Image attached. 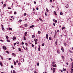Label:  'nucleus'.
Segmentation results:
<instances>
[{
    "label": "nucleus",
    "instance_id": "f257e3e1",
    "mask_svg": "<svg viewBox=\"0 0 73 73\" xmlns=\"http://www.w3.org/2000/svg\"><path fill=\"white\" fill-rule=\"evenodd\" d=\"M54 35V38H55L56 35H57V31L55 30V31Z\"/></svg>",
    "mask_w": 73,
    "mask_h": 73
},
{
    "label": "nucleus",
    "instance_id": "f03ea898",
    "mask_svg": "<svg viewBox=\"0 0 73 73\" xmlns=\"http://www.w3.org/2000/svg\"><path fill=\"white\" fill-rule=\"evenodd\" d=\"M3 49H5V50H6L7 49V47H5V46H3Z\"/></svg>",
    "mask_w": 73,
    "mask_h": 73
},
{
    "label": "nucleus",
    "instance_id": "7ed1b4c3",
    "mask_svg": "<svg viewBox=\"0 0 73 73\" xmlns=\"http://www.w3.org/2000/svg\"><path fill=\"white\" fill-rule=\"evenodd\" d=\"M21 61L22 62H24V59L23 58H22L21 59Z\"/></svg>",
    "mask_w": 73,
    "mask_h": 73
},
{
    "label": "nucleus",
    "instance_id": "20e7f679",
    "mask_svg": "<svg viewBox=\"0 0 73 73\" xmlns=\"http://www.w3.org/2000/svg\"><path fill=\"white\" fill-rule=\"evenodd\" d=\"M61 49L62 52H64V48L62 47L61 48Z\"/></svg>",
    "mask_w": 73,
    "mask_h": 73
},
{
    "label": "nucleus",
    "instance_id": "39448f33",
    "mask_svg": "<svg viewBox=\"0 0 73 73\" xmlns=\"http://www.w3.org/2000/svg\"><path fill=\"white\" fill-rule=\"evenodd\" d=\"M34 27H35V26L32 25L30 27V28H33Z\"/></svg>",
    "mask_w": 73,
    "mask_h": 73
},
{
    "label": "nucleus",
    "instance_id": "423d86ee",
    "mask_svg": "<svg viewBox=\"0 0 73 73\" xmlns=\"http://www.w3.org/2000/svg\"><path fill=\"white\" fill-rule=\"evenodd\" d=\"M48 34L47 33L46 34V38H47V39L48 40Z\"/></svg>",
    "mask_w": 73,
    "mask_h": 73
},
{
    "label": "nucleus",
    "instance_id": "0eeeda50",
    "mask_svg": "<svg viewBox=\"0 0 73 73\" xmlns=\"http://www.w3.org/2000/svg\"><path fill=\"white\" fill-rule=\"evenodd\" d=\"M53 72V73H54L55 72V68H54L52 69Z\"/></svg>",
    "mask_w": 73,
    "mask_h": 73
},
{
    "label": "nucleus",
    "instance_id": "6e6552de",
    "mask_svg": "<svg viewBox=\"0 0 73 73\" xmlns=\"http://www.w3.org/2000/svg\"><path fill=\"white\" fill-rule=\"evenodd\" d=\"M27 32H25V33H24V35H25V36L26 37V36H27Z\"/></svg>",
    "mask_w": 73,
    "mask_h": 73
},
{
    "label": "nucleus",
    "instance_id": "1a4fd4ad",
    "mask_svg": "<svg viewBox=\"0 0 73 73\" xmlns=\"http://www.w3.org/2000/svg\"><path fill=\"white\" fill-rule=\"evenodd\" d=\"M13 40H16V38L15 37H13Z\"/></svg>",
    "mask_w": 73,
    "mask_h": 73
},
{
    "label": "nucleus",
    "instance_id": "9d476101",
    "mask_svg": "<svg viewBox=\"0 0 73 73\" xmlns=\"http://www.w3.org/2000/svg\"><path fill=\"white\" fill-rule=\"evenodd\" d=\"M23 38H24V40H26V37H25V36H23Z\"/></svg>",
    "mask_w": 73,
    "mask_h": 73
},
{
    "label": "nucleus",
    "instance_id": "9b49d317",
    "mask_svg": "<svg viewBox=\"0 0 73 73\" xmlns=\"http://www.w3.org/2000/svg\"><path fill=\"white\" fill-rule=\"evenodd\" d=\"M46 10L47 12H49V10H48V9L47 8H46Z\"/></svg>",
    "mask_w": 73,
    "mask_h": 73
},
{
    "label": "nucleus",
    "instance_id": "f8f14e48",
    "mask_svg": "<svg viewBox=\"0 0 73 73\" xmlns=\"http://www.w3.org/2000/svg\"><path fill=\"white\" fill-rule=\"evenodd\" d=\"M38 40H37V39H34V41H35V42H37V41H38Z\"/></svg>",
    "mask_w": 73,
    "mask_h": 73
},
{
    "label": "nucleus",
    "instance_id": "ddd939ff",
    "mask_svg": "<svg viewBox=\"0 0 73 73\" xmlns=\"http://www.w3.org/2000/svg\"><path fill=\"white\" fill-rule=\"evenodd\" d=\"M54 13L55 15H57V13H56V11H54Z\"/></svg>",
    "mask_w": 73,
    "mask_h": 73
},
{
    "label": "nucleus",
    "instance_id": "4468645a",
    "mask_svg": "<svg viewBox=\"0 0 73 73\" xmlns=\"http://www.w3.org/2000/svg\"><path fill=\"white\" fill-rule=\"evenodd\" d=\"M0 64L1 66H3V63H2V62H0Z\"/></svg>",
    "mask_w": 73,
    "mask_h": 73
},
{
    "label": "nucleus",
    "instance_id": "2eb2a0df",
    "mask_svg": "<svg viewBox=\"0 0 73 73\" xmlns=\"http://www.w3.org/2000/svg\"><path fill=\"white\" fill-rule=\"evenodd\" d=\"M39 19L40 20V21H42H42H42V19H41V18H39Z\"/></svg>",
    "mask_w": 73,
    "mask_h": 73
},
{
    "label": "nucleus",
    "instance_id": "dca6fc26",
    "mask_svg": "<svg viewBox=\"0 0 73 73\" xmlns=\"http://www.w3.org/2000/svg\"><path fill=\"white\" fill-rule=\"evenodd\" d=\"M66 7L67 8H68V7H69V5H68V4H67L66 5Z\"/></svg>",
    "mask_w": 73,
    "mask_h": 73
},
{
    "label": "nucleus",
    "instance_id": "f3484780",
    "mask_svg": "<svg viewBox=\"0 0 73 73\" xmlns=\"http://www.w3.org/2000/svg\"><path fill=\"white\" fill-rule=\"evenodd\" d=\"M25 27H27L28 25L27 24H25L24 25Z\"/></svg>",
    "mask_w": 73,
    "mask_h": 73
},
{
    "label": "nucleus",
    "instance_id": "a211bd4d",
    "mask_svg": "<svg viewBox=\"0 0 73 73\" xmlns=\"http://www.w3.org/2000/svg\"><path fill=\"white\" fill-rule=\"evenodd\" d=\"M32 38H35V36L34 35H32Z\"/></svg>",
    "mask_w": 73,
    "mask_h": 73
},
{
    "label": "nucleus",
    "instance_id": "6ab92c4d",
    "mask_svg": "<svg viewBox=\"0 0 73 73\" xmlns=\"http://www.w3.org/2000/svg\"><path fill=\"white\" fill-rule=\"evenodd\" d=\"M19 50V52H21V50L20 48H18Z\"/></svg>",
    "mask_w": 73,
    "mask_h": 73
},
{
    "label": "nucleus",
    "instance_id": "aec40b11",
    "mask_svg": "<svg viewBox=\"0 0 73 73\" xmlns=\"http://www.w3.org/2000/svg\"><path fill=\"white\" fill-rule=\"evenodd\" d=\"M63 70L64 72H65V71H66V70L64 68H63Z\"/></svg>",
    "mask_w": 73,
    "mask_h": 73
},
{
    "label": "nucleus",
    "instance_id": "412c9836",
    "mask_svg": "<svg viewBox=\"0 0 73 73\" xmlns=\"http://www.w3.org/2000/svg\"><path fill=\"white\" fill-rule=\"evenodd\" d=\"M55 44L56 45H57V40L55 42Z\"/></svg>",
    "mask_w": 73,
    "mask_h": 73
},
{
    "label": "nucleus",
    "instance_id": "4be33fe9",
    "mask_svg": "<svg viewBox=\"0 0 73 73\" xmlns=\"http://www.w3.org/2000/svg\"><path fill=\"white\" fill-rule=\"evenodd\" d=\"M55 65H52V66H53V67H54V68H56V64H55Z\"/></svg>",
    "mask_w": 73,
    "mask_h": 73
},
{
    "label": "nucleus",
    "instance_id": "5701e85b",
    "mask_svg": "<svg viewBox=\"0 0 73 73\" xmlns=\"http://www.w3.org/2000/svg\"><path fill=\"white\" fill-rule=\"evenodd\" d=\"M62 58L64 60V59H65V58L64 57V56H62Z\"/></svg>",
    "mask_w": 73,
    "mask_h": 73
},
{
    "label": "nucleus",
    "instance_id": "b1692460",
    "mask_svg": "<svg viewBox=\"0 0 73 73\" xmlns=\"http://www.w3.org/2000/svg\"><path fill=\"white\" fill-rule=\"evenodd\" d=\"M64 29H65V27H63L62 28V30H63Z\"/></svg>",
    "mask_w": 73,
    "mask_h": 73
},
{
    "label": "nucleus",
    "instance_id": "393cba45",
    "mask_svg": "<svg viewBox=\"0 0 73 73\" xmlns=\"http://www.w3.org/2000/svg\"><path fill=\"white\" fill-rule=\"evenodd\" d=\"M0 57H1V58L3 60V56H2L0 55Z\"/></svg>",
    "mask_w": 73,
    "mask_h": 73
},
{
    "label": "nucleus",
    "instance_id": "a878e982",
    "mask_svg": "<svg viewBox=\"0 0 73 73\" xmlns=\"http://www.w3.org/2000/svg\"><path fill=\"white\" fill-rule=\"evenodd\" d=\"M24 16H26L27 15V13H24Z\"/></svg>",
    "mask_w": 73,
    "mask_h": 73
},
{
    "label": "nucleus",
    "instance_id": "bb28decb",
    "mask_svg": "<svg viewBox=\"0 0 73 73\" xmlns=\"http://www.w3.org/2000/svg\"><path fill=\"white\" fill-rule=\"evenodd\" d=\"M6 37L7 39H8V38H9V37H8V36H6Z\"/></svg>",
    "mask_w": 73,
    "mask_h": 73
},
{
    "label": "nucleus",
    "instance_id": "cd10ccee",
    "mask_svg": "<svg viewBox=\"0 0 73 73\" xmlns=\"http://www.w3.org/2000/svg\"><path fill=\"white\" fill-rule=\"evenodd\" d=\"M64 45L65 46H66V43H64Z\"/></svg>",
    "mask_w": 73,
    "mask_h": 73
},
{
    "label": "nucleus",
    "instance_id": "c85d7f7f",
    "mask_svg": "<svg viewBox=\"0 0 73 73\" xmlns=\"http://www.w3.org/2000/svg\"><path fill=\"white\" fill-rule=\"evenodd\" d=\"M38 34H40V33H41V32H40V31H38Z\"/></svg>",
    "mask_w": 73,
    "mask_h": 73
},
{
    "label": "nucleus",
    "instance_id": "c756f323",
    "mask_svg": "<svg viewBox=\"0 0 73 73\" xmlns=\"http://www.w3.org/2000/svg\"><path fill=\"white\" fill-rule=\"evenodd\" d=\"M14 65H16V62H15V61H14Z\"/></svg>",
    "mask_w": 73,
    "mask_h": 73
},
{
    "label": "nucleus",
    "instance_id": "7c9ffc66",
    "mask_svg": "<svg viewBox=\"0 0 73 73\" xmlns=\"http://www.w3.org/2000/svg\"><path fill=\"white\" fill-rule=\"evenodd\" d=\"M49 40H52V38L50 37H49Z\"/></svg>",
    "mask_w": 73,
    "mask_h": 73
},
{
    "label": "nucleus",
    "instance_id": "2f4dec72",
    "mask_svg": "<svg viewBox=\"0 0 73 73\" xmlns=\"http://www.w3.org/2000/svg\"><path fill=\"white\" fill-rule=\"evenodd\" d=\"M6 53H8V54H9V52L8 51H6Z\"/></svg>",
    "mask_w": 73,
    "mask_h": 73
},
{
    "label": "nucleus",
    "instance_id": "473e14b6",
    "mask_svg": "<svg viewBox=\"0 0 73 73\" xmlns=\"http://www.w3.org/2000/svg\"><path fill=\"white\" fill-rule=\"evenodd\" d=\"M12 54L13 56H15V54L14 53H13Z\"/></svg>",
    "mask_w": 73,
    "mask_h": 73
},
{
    "label": "nucleus",
    "instance_id": "72a5a7b5",
    "mask_svg": "<svg viewBox=\"0 0 73 73\" xmlns=\"http://www.w3.org/2000/svg\"><path fill=\"white\" fill-rule=\"evenodd\" d=\"M62 14H63V13H62V12H61L60 13V15H62Z\"/></svg>",
    "mask_w": 73,
    "mask_h": 73
},
{
    "label": "nucleus",
    "instance_id": "f704fd0d",
    "mask_svg": "<svg viewBox=\"0 0 73 73\" xmlns=\"http://www.w3.org/2000/svg\"><path fill=\"white\" fill-rule=\"evenodd\" d=\"M39 65H40V64L39 62L37 64V66H39Z\"/></svg>",
    "mask_w": 73,
    "mask_h": 73
},
{
    "label": "nucleus",
    "instance_id": "c9c22d12",
    "mask_svg": "<svg viewBox=\"0 0 73 73\" xmlns=\"http://www.w3.org/2000/svg\"><path fill=\"white\" fill-rule=\"evenodd\" d=\"M2 29L3 31H4V27L2 28Z\"/></svg>",
    "mask_w": 73,
    "mask_h": 73
},
{
    "label": "nucleus",
    "instance_id": "e433bc0d",
    "mask_svg": "<svg viewBox=\"0 0 73 73\" xmlns=\"http://www.w3.org/2000/svg\"><path fill=\"white\" fill-rule=\"evenodd\" d=\"M16 14H17L16 12V11H15L14 12V14L15 15H16Z\"/></svg>",
    "mask_w": 73,
    "mask_h": 73
},
{
    "label": "nucleus",
    "instance_id": "4c0bfd02",
    "mask_svg": "<svg viewBox=\"0 0 73 73\" xmlns=\"http://www.w3.org/2000/svg\"><path fill=\"white\" fill-rule=\"evenodd\" d=\"M57 53H58V54H60V51H58H58H57Z\"/></svg>",
    "mask_w": 73,
    "mask_h": 73
},
{
    "label": "nucleus",
    "instance_id": "58836bf2",
    "mask_svg": "<svg viewBox=\"0 0 73 73\" xmlns=\"http://www.w3.org/2000/svg\"><path fill=\"white\" fill-rule=\"evenodd\" d=\"M52 64H53V65L54 64H55V62H53L52 63Z\"/></svg>",
    "mask_w": 73,
    "mask_h": 73
},
{
    "label": "nucleus",
    "instance_id": "ea45409f",
    "mask_svg": "<svg viewBox=\"0 0 73 73\" xmlns=\"http://www.w3.org/2000/svg\"><path fill=\"white\" fill-rule=\"evenodd\" d=\"M57 20H56L55 21H54V22L56 24V23H57Z\"/></svg>",
    "mask_w": 73,
    "mask_h": 73
},
{
    "label": "nucleus",
    "instance_id": "a19ab883",
    "mask_svg": "<svg viewBox=\"0 0 73 73\" xmlns=\"http://www.w3.org/2000/svg\"><path fill=\"white\" fill-rule=\"evenodd\" d=\"M19 22H21V21H22V20L20 19L19 21Z\"/></svg>",
    "mask_w": 73,
    "mask_h": 73
},
{
    "label": "nucleus",
    "instance_id": "79ce46f5",
    "mask_svg": "<svg viewBox=\"0 0 73 73\" xmlns=\"http://www.w3.org/2000/svg\"><path fill=\"white\" fill-rule=\"evenodd\" d=\"M7 42H10V40L8 39L7 40Z\"/></svg>",
    "mask_w": 73,
    "mask_h": 73
},
{
    "label": "nucleus",
    "instance_id": "37998d69",
    "mask_svg": "<svg viewBox=\"0 0 73 73\" xmlns=\"http://www.w3.org/2000/svg\"><path fill=\"white\" fill-rule=\"evenodd\" d=\"M35 44L36 45V44H37V42H35Z\"/></svg>",
    "mask_w": 73,
    "mask_h": 73
},
{
    "label": "nucleus",
    "instance_id": "c03bdc74",
    "mask_svg": "<svg viewBox=\"0 0 73 73\" xmlns=\"http://www.w3.org/2000/svg\"><path fill=\"white\" fill-rule=\"evenodd\" d=\"M13 73H16V72H15V70H13Z\"/></svg>",
    "mask_w": 73,
    "mask_h": 73
},
{
    "label": "nucleus",
    "instance_id": "a18cd8bd",
    "mask_svg": "<svg viewBox=\"0 0 73 73\" xmlns=\"http://www.w3.org/2000/svg\"><path fill=\"white\" fill-rule=\"evenodd\" d=\"M25 45L26 46H28V43H25Z\"/></svg>",
    "mask_w": 73,
    "mask_h": 73
},
{
    "label": "nucleus",
    "instance_id": "49530a36",
    "mask_svg": "<svg viewBox=\"0 0 73 73\" xmlns=\"http://www.w3.org/2000/svg\"><path fill=\"white\" fill-rule=\"evenodd\" d=\"M38 51H40V48H38Z\"/></svg>",
    "mask_w": 73,
    "mask_h": 73
},
{
    "label": "nucleus",
    "instance_id": "de8ad7c7",
    "mask_svg": "<svg viewBox=\"0 0 73 73\" xmlns=\"http://www.w3.org/2000/svg\"><path fill=\"white\" fill-rule=\"evenodd\" d=\"M42 46H44V43H42Z\"/></svg>",
    "mask_w": 73,
    "mask_h": 73
},
{
    "label": "nucleus",
    "instance_id": "09e8293b",
    "mask_svg": "<svg viewBox=\"0 0 73 73\" xmlns=\"http://www.w3.org/2000/svg\"><path fill=\"white\" fill-rule=\"evenodd\" d=\"M45 15L46 16H47V15L46 14V11L45 13Z\"/></svg>",
    "mask_w": 73,
    "mask_h": 73
},
{
    "label": "nucleus",
    "instance_id": "8fccbe9b",
    "mask_svg": "<svg viewBox=\"0 0 73 73\" xmlns=\"http://www.w3.org/2000/svg\"><path fill=\"white\" fill-rule=\"evenodd\" d=\"M32 47H33V46H34V45H33V44H32Z\"/></svg>",
    "mask_w": 73,
    "mask_h": 73
},
{
    "label": "nucleus",
    "instance_id": "3c124183",
    "mask_svg": "<svg viewBox=\"0 0 73 73\" xmlns=\"http://www.w3.org/2000/svg\"><path fill=\"white\" fill-rule=\"evenodd\" d=\"M17 44H19V42H17Z\"/></svg>",
    "mask_w": 73,
    "mask_h": 73
},
{
    "label": "nucleus",
    "instance_id": "603ef678",
    "mask_svg": "<svg viewBox=\"0 0 73 73\" xmlns=\"http://www.w3.org/2000/svg\"><path fill=\"white\" fill-rule=\"evenodd\" d=\"M22 45H24V42H22Z\"/></svg>",
    "mask_w": 73,
    "mask_h": 73
},
{
    "label": "nucleus",
    "instance_id": "864d4df0",
    "mask_svg": "<svg viewBox=\"0 0 73 73\" xmlns=\"http://www.w3.org/2000/svg\"><path fill=\"white\" fill-rule=\"evenodd\" d=\"M66 65H69V64L67 62H66Z\"/></svg>",
    "mask_w": 73,
    "mask_h": 73
},
{
    "label": "nucleus",
    "instance_id": "5fc2aeb1",
    "mask_svg": "<svg viewBox=\"0 0 73 73\" xmlns=\"http://www.w3.org/2000/svg\"><path fill=\"white\" fill-rule=\"evenodd\" d=\"M16 62H17V63H18V62H19V61H18V60H16Z\"/></svg>",
    "mask_w": 73,
    "mask_h": 73
},
{
    "label": "nucleus",
    "instance_id": "6e6d98bb",
    "mask_svg": "<svg viewBox=\"0 0 73 73\" xmlns=\"http://www.w3.org/2000/svg\"><path fill=\"white\" fill-rule=\"evenodd\" d=\"M72 67L71 68V69H73V64H72Z\"/></svg>",
    "mask_w": 73,
    "mask_h": 73
},
{
    "label": "nucleus",
    "instance_id": "4d7b16f0",
    "mask_svg": "<svg viewBox=\"0 0 73 73\" xmlns=\"http://www.w3.org/2000/svg\"><path fill=\"white\" fill-rule=\"evenodd\" d=\"M69 51L70 52V53H72V51L71 50H69Z\"/></svg>",
    "mask_w": 73,
    "mask_h": 73
},
{
    "label": "nucleus",
    "instance_id": "13d9d810",
    "mask_svg": "<svg viewBox=\"0 0 73 73\" xmlns=\"http://www.w3.org/2000/svg\"><path fill=\"white\" fill-rule=\"evenodd\" d=\"M34 73H37V72L35 70L34 71Z\"/></svg>",
    "mask_w": 73,
    "mask_h": 73
},
{
    "label": "nucleus",
    "instance_id": "bf43d9fd",
    "mask_svg": "<svg viewBox=\"0 0 73 73\" xmlns=\"http://www.w3.org/2000/svg\"><path fill=\"white\" fill-rule=\"evenodd\" d=\"M23 48L24 49H25V50H26V49H25V47H24L23 46Z\"/></svg>",
    "mask_w": 73,
    "mask_h": 73
},
{
    "label": "nucleus",
    "instance_id": "052dcab7",
    "mask_svg": "<svg viewBox=\"0 0 73 73\" xmlns=\"http://www.w3.org/2000/svg\"><path fill=\"white\" fill-rule=\"evenodd\" d=\"M36 10H38V8L37 7L36 8Z\"/></svg>",
    "mask_w": 73,
    "mask_h": 73
},
{
    "label": "nucleus",
    "instance_id": "680f3d73",
    "mask_svg": "<svg viewBox=\"0 0 73 73\" xmlns=\"http://www.w3.org/2000/svg\"><path fill=\"white\" fill-rule=\"evenodd\" d=\"M9 60H11V59H12V58H9Z\"/></svg>",
    "mask_w": 73,
    "mask_h": 73
},
{
    "label": "nucleus",
    "instance_id": "e2e57ef3",
    "mask_svg": "<svg viewBox=\"0 0 73 73\" xmlns=\"http://www.w3.org/2000/svg\"><path fill=\"white\" fill-rule=\"evenodd\" d=\"M9 30H12V28H9Z\"/></svg>",
    "mask_w": 73,
    "mask_h": 73
},
{
    "label": "nucleus",
    "instance_id": "0e129e2a",
    "mask_svg": "<svg viewBox=\"0 0 73 73\" xmlns=\"http://www.w3.org/2000/svg\"><path fill=\"white\" fill-rule=\"evenodd\" d=\"M34 3L35 4H36V1H34Z\"/></svg>",
    "mask_w": 73,
    "mask_h": 73
},
{
    "label": "nucleus",
    "instance_id": "69168bd1",
    "mask_svg": "<svg viewBox=\"0 0 73 73\" xmlns=\"http://www.w3.org/2000/svg\"><path fill=\"white\" fill-rule=\"evenodd\" d=\"M11 68H13V66H11Z\"/></svg>",
    "mask_w": 73,
    "mask_h": 73
},
{
    "label": "nucleus",
    "instance_id": "338daca9",
    "mask_svg": "<svg viewBox=\"0 0 73 73\" xmlns=\"http://www.w3.org/2000/svg\"><path fill=\"white\" fill-rule=\"evenodd\" d=\"M13 49H15V47H14V46H13Z\"/></svg>",
    "mask_w": 73,
    "mask_h": 73
},
{
    "label": "nucleus",
    "instance_id": "774afa93",
    "mask_svg": "<svg viewBox=\"0 0 73 73\" xmlns=\"http://www.w3.org/2000/svg\"><path fill=\"white\" fill-rule=\"evenodd\" d=\"M53 25H54V26H55V23H53Z\"/></svg>",
    "mask_w": 73,
    "mask_h": 73
}]
</instances>
